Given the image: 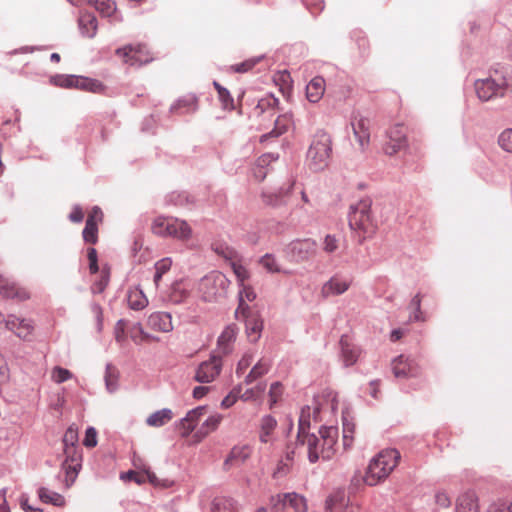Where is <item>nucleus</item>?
<instances>
[{"label":"nucleus","instance_id":"69168bd1","mask_svg":"<svg viewBox=\"0 0 512 512\" xmlns=\"http://www.w3.org/2000/svg\"><path fill=\"white\" fill-rule=\"evenodd\" d=\"M487 512H512L511 505L504 500H497L491 503Z\"/></svg>","mask_w":512,"mask_h":512},{"label":"nucleus","instance_id":"de8ad7c7","mask_svg":"<svg viewBox=\"0 0 512 512\" xmlns=\"http://www.w3.org/2000/svg\"><path fill=\"white\" fill-rule=\"evenodd\" d=\"M172 265V261L170 258H163L156 262L155 264V275H154V282L156 285H158L159 281L162 278V275L165 274L167 271L170 270Z\"/></svg>","mask_w":512,"mask_h":512},{"label":"nucleus","instance_id":"5701e85b","mask_svg":"<svg viewBox=\"0 0 512 512\" xmlns=\"http://www.w3.org/2000/svg\"><path fill=\"white\" fill-rule=\"evenodd\" d=\"M340 346L342 351V358L346 366H351L356 363L361 351L351 343L348 336H342L340 339Z\"/></svg>","mask_w":512,"mask_h":512},{"label":"nucleus","instance_id":"5fc2aeb1","mask_svg":"<svg viewBox=\"0 0 512 512\" xmlns=\"http://www.w3.org/2000/svg\"><path fill=\"white\" fill-rule=\"evenodd\" d=\"M129 335L131 339L137 343L140 344L146 340H148L149 335L144 332L142 329V326L140 324H136L130 328Z\"/></svg>","mask_w":512,"mask_h":512},{"label":"nucleus","instance_id":"473e14b6","mask_svg":"<svg viewBox=\"0 0 512 512\" xmlns=\"http://www.w3.org/2000/svg\"><path fill=\"white\" fill-rule=\"evenodd\" d=\"M277 427V421L271 415H266L260 422L259 439L262 443H268Z\"/></svg>","mask_w":512,"mask_h":512},{"label":"nucleus","instance_id":"cd10ccee","mask_svg":"<svg viewBox=\"0 0 512 512\" xmlns=\"http://www.w3.org/2000/svg\"><path fill=\"white\" fill-rule=\"evenodd\" d=\"M325 80L322 77H314L306 87L307 99L312 103H317L324 95Z\"/></svg>","mask_w":512,"mask_h":512},{"label":"nucleus","instance_id":"c9c22d12","mask_svg":"<svg viewBox=\"0 0 512 512\" xmlns=\"http://www.w3.org/2000/svg\"><path fill=\"white\" fill-rule=\"evenodd\" d=\"M222 415L214 414L211 415L202 425V427L196 432L195 437H197V441H201L208 434L215 431L219 424L222 421Z\"/></svg>","mask_w":512,"mask_h":512},{"label":"nucleus","instance_id":"338daca9","mask_svg":"<svg viewBox=\"0 0 512 512\" xmlns=\"http://www.w3.org/2000/svg\"><path fill=\"white\" fill-rule=\"evenodd\" d=\"M125 329H126V321L123 319L119 320L116 323L115 328H114L115 339L118 343H122L125 341V339H126Z\"/></svg>","mask_w":512,"mask_h":512},{"label":"nucleus","instance_id":"79ce46f5","mask_svg":"<svg viewBox=\"0 0 512 512\" xmlns=\"http://www.w3.org/2000/svg\"><path fill=\"white\" fill-rule=\"evenodd\" d=\"M97 11L104 16H111L115 10V2L112 0H87Z\"/></svg>","mask_w":512,"mask_h":512},{"label":"nucleus","instance_id":"423d86ee","mask_svg":"<svg viewBox=\"0 0 512 512\" xmlns=\"http://www.w3.org/2000/svg\"><path fill=\"white\" fill-rule=\"evenodd\" d=\"M151 231L161 237H173L179 240H188L192 230L188 223L174 217L158 216L151 225Z\"/></svg>","mask_w":512,"mask_h":512},{"label":"nucleus","instance_id":"f03ea898","mask_svg":"<svg viewBox=\"0 0 512 512\" xmlns=\"http://www.w3.org/2000/svg\"><path fill=\"white\" fill-rule=\"evenodd\" d=\"M338 428L335 426L322 427L319 436L307 434L300 441L307 445L308 458L311 463L319 459L330 460L336 452Z\"/></svg>","mask_w":512,"mask_h":512},{"label":"nucleus","instance_id":"09e8293b","mask_svg":"<svg viewBox=\"0 0 512 512\" xmlns=\"http://www.w3.org/2000/svg\"><path fill=\"white\" fill-rule=\"evenodd\" d=\"M106 387L110 392H114L117 389L118 384V372L115 368L107 366L105 373Z\"/></svg>","mask_w":512,"mask_h":512},{"label":"nucleus","instance_id":"9b49d317","mask_svg":"<svg viewBox=\"0 0 512 512\" xmlns=\"http://www.w3.org/2000/svg\"><path fill=\"white\" fill-rule=\"evenodd\" d=\"M271 509L273 512H306L307 504L304 497L297 493H285L272 496L270 498Z\"/></svg>","mask_w":512,"mask_h":512},{"label":"nucleus","instance_id":"aec40b11","mask_svg":"<svg viewBox=\"0 0 512 512\" xmlns=\"http://www.w3.org/2000/svg\"><path fill=\"white\" fill-rule=\"evenodd\" d=\"M0 293L6 298H17L19 300H26L29 298V292L17 283L0 275Z\"/></svg>","mask_w":512,"mask_h":512},{"label":"nucleus","instance_id":"bf43d9fd","mask_svg":"<svg viewBox=\"0 0 512 512\" xmlns=\"http://www.w3.org/2000/svg\"><path fill=\"white\" fill-rule=\"evenodd\" d=\"M275 82L277 84L281 83V91L283 92V94L285 93L284 90L286 89L287 91H289L291 89V76H290V73L288 71H282V72H279L276 76H275Z\"/></svg>","mask_w":512,"mask_h":512},{"label":"nucleus","instance_id":"ddd939ff","mask_svg":"<svg viewBox=\"0 0 512 512\" xmlns=\"http://www.w3.org/2000/svg\"><path fill=\"white\" fill-rule=\"evenodd\" d=\"M352 278L341 274L333 275L321 287V296L329 298L331 296H338L345 293L352 285Z\"/></svg>","mask_w":512,"mask_h":512},{"label":"nucleus","instance_id":"6e6552de","mask_svg":"<svg viewBox=\"0 0 512 512\" xmlns=\"http://www.w3.org/2000/svg\"><path fill=\"white\" fill-rule=\"evenodd\" d=\"M370 208V201L361 200L351 208L349 215V225L351 229L362 232L364 236L371 235L375 231Z\"/></svg>","mask_w":512,"mask_h":512},{"label":"nucleus","instance_id":"4be33fe9","mask_svg":"<svg viewBox=\"0 0 512 512\" xmlns=\"http://www.w3.org/2000/svg\"><path fill=\"white\" fill-rule=\"evenodd\" d=\"M148 326L159 332H169L173 329L170 314L165 312H155L148 318Z\"/></svg>","mask_w":512,"mask_h":512},{"label":"nucleus","instance_id":"6ab92c4d","mask_svg":"<svg viewBox=\"0 0 512 512\" xmlns=\"http://www.w3.org/2000/svg\"><path fill=\"white\" fill-rule=\"evenodd\" d=\"M218 254L223 255L225 258L230 260L231 269L236 276L239 285H243L250 278V273L247 268L242 265V263L238 260H234L235 252L229 248L218 250L216 249Z\"/></svg>","mask_w":512,"mask_h":512},{"label":"nucleus","instance_id":"3c124183","mask_svg":"<svg viewBox=\"0 0 512 512\" xmlns=\"http://www.w3.org/2000/svg\"><path fill=\"white\" fill-rule=\"evenodd\" d=\"M109 279H110L109 269L102 268V270L100 272V279L98 281H96L95 284L92 287L93 292L94 293H101V292H103L104 289L106 288V286L109 283Z\"/></svg>","mask_w":512,"mask_h":512},{"label":"nucleus","instance_id":"f257e3e1","mask_svg":"<svg viewBox=\"0 0 512 512\" xmlns=\"http://www.w3.org/2000/svg\"><path fill=\"white\" fill-rule=\"evenodd\" d=\"M512 86V66L497 64L489 71L485 79L475 81L474 87L478 98L489 101L494 97L503 96L505 90Z\"/></svg>","mask_w":512,"mask_h":512},{"label":"nucleus","instance_id":"a211bd4d","mask_svg":"<svg viewBox=\"0 0 512 512\" xmlns=\"http://www.w3.org/2000/svg\"><path fill=\"white\" fill-rule=\"evenodd\" d=\"M6 328L14 332L19 338L28 339L34 330L30 320L10 315L5 321Z\"/></svg>","mask_w":512,"mask_h":512},{"label":"nucleus","instance_id":"6e6d98bb","mask_svg":"<svg viewBox=\"0 0 512 512\" xmlns=\"http://www.w3.org/2000/svg\"><path fill=\"white\" fill-rule=\"evenodd\" d=\"M498 143L505 151L512 152V128L506 129L500 134Z\"/></svg>","mask_w":512,"mask_h":512},{"label":"nucleus","instance_id":"8fccbe9b","mask_svg":"<svg viewBox=\"0 0 512 512\" xmlns=\"http://www.w3.org/2000/svg\"><path fill=\"white\" fill-rule=\"evenodd\" d=\"M354 424L348 419H343V445L345 448H349L353 442Z\"/></svg>","mask_w":512,"mask_h":512},{"label":"nucleus","instance_id":"7c9ffc66","mask_svg":"<svg viewBox=\"0 0 512 512\" xmlns=\"http://www.w3.org/2000/svg\"><path fill=\"white\" fill-rule=\"evenodd\" d=\"M121 478L122 479H126L127 478L129 480H133V481H135L138 484H141V483H144V482L148 481V482H150L154 486L162 485L160 483V481L158 480L157 476L155 475V473L151 472L148 468L144 469L141 472L129 471V472L125 473V474H122Z\"/></svg>","mask_w":512,"mask_h":512},{"label":"nucleus","instance_id":"20e7f679","mask_svg":"<svg viewBox=\"0 0 512 512\" xmlns=\"http://www.w3.org/2000/svg\"><path fill=\"white\" fill-rule=\"evenodd\" d=\"M78 442V432L73 426H70L63 437L64 453L66 459L62 464L65 471L66 486H71L78 476L81 469L82 455L77 450L76 444Z\"/></svg>","mask_w":512,"mask_h":512},{"label":"nucleus","instance_id":"2eb2a0df","mask_svg":"<svg viewBox=\"0 0 512 512\" xmlns=\"http://www.w3.org/2000/svg\"><path fill=\"white\" fill-rule=\"evenodd\" d=\"M103 221V212L95 206L88 214L85 228L83 230V239L86 243L95 244L98 241V224Z\"/></svg>","mask_w":512,"mask_h":512},{"label":"nucleus","instance_id":"393cba45","mask_svg":"<svg viewBox=\"0 0 512 512\" xmlns=\"http://www.w3.org/2000/svg\"><path fill=\"white\" fill-rule=\"evenodd\" d=\"M318 414L319 408L317 406H306L302 408L299 416L298 440H301L305 435H307L306 431L310 427L311 417H313L314 420H317Z\"/></svg>","mask_w":512,"mask_h":512},{"label":"nucleus","instance_id":"72a5a7b5","mask_svg":"<svg viewBox=\"0 0 512 512\" xmlns=\"http://www.w3.org/2000/svg\"><path fill=\"white\" fill-rule=\"evenodd\" d=\"M343 500L342 495L330 497L326 501V509L328 512H359V507L356 505H344L341 503Z\"/></svg>","mask_w":512,"mask_h":512},{"label":"nucleus","instance_id":"4468645a","mask_svg":"<svg viewBox=\"0 0 512 512\" xmlns=\"http://www.w3.org/2000/svg\"><path fill=\"white\" fill-rule=\"evenodd\" d=\"M222 368L221 358L212 356L209 360L202 362L195 374V380L200 383H209L213 381Z\"/></svg>","mask_w":512,"mask_h":512},{"label":"nucleus","instance_id":"39448f33","mask_svg":"<svg viewBox=\"0 0 512 512\" xmlns=\"http://www.w3.org/2000/svg\"><path fill=\"white\" fill-rule=\"evenodd\" d=\"M332 155V139L325 131H318L312 139L307 151L306 161L313 171L325 169Z\"/></svg>","mask_w":512,"mask_h":512},{"label":"nucleus","instance_id":"1a4fd4ad","mask_svg":"<svg viewBox=\"0 0 512 512\" xmlns=\"http://www.w3.org/2000/svg\"><path fill=\"white\" fill-rule=\"evenodd\" d=\"M117 57L130 66H141L153 60L152 54L144 44L126 45L116 50Z\"/></svg>","mask_w":512,"mask_h":512},{"label":"nucleus","instance_id":"052dcab7","mask_svg":"<svg viewBox=\"0 0 512 512\" xmlns=\"http://www.w3.org/2000/svg\"><path fill=\"white\" fill-rule=\"evenodd\" d=\"M72 377V373L64 368L55 367L52 371V379L56 383H62L69 380Z\"/></svg>","mask_w":512,"mask_h":512},{"label":"nucleus","instance_id":"774afa93","mask_svg":"<svg viewBox=\"0 0 512 512\" xmlns=\"http://www.w3.org/2000/svg\"><path fill=\"white\" fill-rule=\"evenodd\" d=\"M257 63V60L255 59H248L242 63H239V64H235L233 66H231V68L233 69V71L237 72V73H245V72H248L249 70H251Z\"/></svg>","mask_w":512,"mask_h":512},{"label":"nucleus","instance_id":"e2e57ef3","mask_svg":"<svg viewBox=\"0 0 512 512\" xmlns=\"http://www.w3.org/2000/svg\"><path fill=\"white\" fill-rule=\"evenodd\" d=\"M188 296V291L183 287L181 283H177L173 286L171 292V299L174 302H181Z\"/></svg>","mask_w":512,"mask_h":512},{"label":"nucleus","instance_id":"13d9d810","mask_svg":"<svg viewBox=\"0 0 512 512\" xmlns=\"http://www.w3.org/2000/svg\"><path fill=\"white\" fill-rule=\"evenodd\" d=\"M206 413V408L204 406H199L191 411H189L184 418V424L187 422H192L193 424L197 425L200 421L201 417Z\"/></svg>","mask_w":512,"mask_h":512},{"label":"nucleus","instance_id":"b1692460","mask_svg":"<svg viewBox=\"0 0 512 512\" xmlns=\"http://www.w3.org/2000/svg\"><path fill=\"white\" fill-rule=\"evenodd\" d=\"M81 34L87 38H93L97 32V19L92 13H81L78 19Z\"/></svg>","mask_w":512,"mask_h":512},{"label":"nucleus","instance_id":"bb28decb","mask_svg":"<svg viewBox=\"0 0 512 512\" xmlns=\"http://www.w3.org/2000/svg\"><path fill=\"white\" fill-rule=\"evenodd\" d=\"M239 286L241 287V289L239 291L238 307L235 311L236 318L240 317V313H244L246 311L251 310V308L246 304V301L252 302L256 299V293L250 285H247L245 283Z\"/></svg>","mask_w":512,"mask_h":512},{"label":"nucleus","instance_id":"9d476101","mask_svg":"<svg viewBox=\"0 0 512 512\" xmlns=\"http://www.w3.org/2000/svg\"><path fill=\"white\" fill-rule=\"evenodd\" d=\"M386 136L387 141L383 147L386 155L394 156L408 147L407 128L405 125L400 123L392 125L388 128Z\"/></svg>","mask_w":512,"mask_h":512},{"label":"nucleus","instance_id":"0eeeda50","mask_svg":"<svg viewBox=\"0 0 512 512\" xmlns=\"http://www.w3.org/2000/svg\"><path fill=\"white\" fill-rule=\"evenodd\" d=\"M230 280L221 272L213 271L200 282L199 289L206 301H215L227 293Z\"/></svg>","mask_w":512,"mask_h":512},{"label":"nucleus","instance_id":"a878e982","mask_svg":"<svg viewBox=\"0 0 512 512\" xmlns=\"http://www.w3.org/2000/svg\"><path fill=\"white\" fill-rule=\"evenodd\" d=\"M237 327L235 324L228 325L218 338V348L223 354H228L232 350V344L237 336Z\"/></svg>","mask_w":512,"mask_h":512},{"label":"nucleus","instance_id":"680f3d73","mask_svg":"<svg viewBox=\"0 0 512 512\" xmlns=\"http://www.w3.org/2000/svg\"><path fill=\"white\" fill-rule=\"evenodd\" d=\"M254 360V355L252 353H245L240 361L238 362L237 368H236V374L240 375L243 374L247 368H249Z\"/></svg>","mask_w":512,"mask_h":512},{"label":"nucleus","instance_id":"e433bc0d","mask_svg":"<svg viewBox=\"0 0 512 512\" xmlns=\"http://www.w3.org/2000/svg\"><path fill=\"white\" fill-rule=\"evenodd\" d=\"M38 496L40 500L44 503H49L59 507L65 505V498L61 494L51 491L45 487H41L38 490Z\"/></svg>","mask_w":512,"mask_h":512},{"label":"nucleus","instance_id":"4c0bfd02","mask_svg":"<svg viewBox=\"0 0 512 512\" xmlns=\"http://www.w3.org/2000/svg\"><path fill=\"white\" fill-rule=\"evenodd\" d=\"M291 124V117L289 115H281L275 120V127L269 134L261 136V142L265 141L270 136L278 137L288 130Z\"/></svg>","mask_w":512,"mask_h":512},{"label":"nucleus","instance_id":"f8f14e48","mask_svg":"<svg viewBox=\"0 0 512 512\" xmlns=\"http://www.w3.org/2000/svg\"><path fill=\"white\" fill-rule=\"evenodd\" d=\"M353 135L361 151H366L370 145L371 121L359 112L353 114L350 121Z\"/></svg>","mask_w":512,"mask_h":512},{"label":"nucleus","instance_id":"a18cd8bd","mask_svg":"<svg viewBox=\"0 0 512 512\" xmlns=\"http://www.w3.org/2000/svg\"><path fill=\"white\" fill-rule=\"evenodd\" d=\"M214 87L218 92L219 100L222 103L224 109L233 110L234 109V100L231 97L229 91L222 87L218 82H213Z\"/></svg>","mask_w":512,"mask_h":512},{"label":"nucleus","instance_id":"58836bf2","mask_svg":"<svg viewBox=\"0 0 512 512\" xmlns=\"http://www.w3.org/2000/svg\"><path fill=\"white\" fill-rule=\"evenodd\" d=\"M172 418L173 414L170 409H162L151 414L146 423L152 427H161L171 421Z\"/></svg>","mask_w":512,"mask_h":512},{"label":"nucleus","instance_id":"c03bdc74","mask_svg":"<svg viewBox=\"0 0 512 512\" xmlns=\"http://www.w3.org/2000/svg\"><path fill=\"white\" fill-rule=\"evenodd\" d=\"M266 385L263 383L257 384L253 388L246 389L244 392H240L239 398L243 401H254L262 397L265 391Z\"/></svg>","mask_w":512,"mask_h":512},{"label":"nucleus","instance_id":"c756f323","mask_svg":"<svg viewBox=\"0 0 512 512\" xmlns=\"http://www.w3.org/2000/svg\"><path fill=\"white\" fill-rule=\"evenodd\" d=\"M75 88L92 92V93H98L102 94L105 92L106 87L102 82L96 79L83 77V76H76L75 79Z\"/></svg>","mask_w":512,"mask_h":512},{"label":"nucleus","instance_id":"c85d7f7f","mask_svg":"<svg viewBox=\"0 0 512 512\" xmlns=\"http://www.w3.org/2000/svg\"><path fill=\"white\" fill-rule=\"evenodd\" d=\"M251 455V449L248 446H235L224 462L226 469H229L235 464L245 462Z\"/></svg>","mask_w":512,"mask_h":512},{"label":"nucleus","instance_id":"412c9836","mask_svg":"<svg viewBox=\"0 0 512 512\" xmlns=\"http://www.w3.org/2000/svg\"><path fill=\"white\" fill-rule=\"evenodd\" d=\"M456 512H479L478 496L474 491L462 493L456 502Z\"/></svg>","mask_w":512,"mask_h":512},{"label":"nucleus","instance_id":"603ef678","mask_svg":"<svg viewBox=\"0 0 512 512\" xmlns=\"http://www.w3.org/2000/svg\"><path fill=\"white\" fill-rule=\"evenodd\" d=\"M279 101L273 95H267L266 97L259 100L255 110L258 113H263L268 108H275L278 105Z\"/></svg>","mask_w":512,"mask_h":512},{"label":"nucleus","instance_id":"f704fd0d","mask_svg":"<svg viewBox=\"0 0 512 512\" xmlns=\"http://www.w3.org/2000/svg\"><path fill=\"white\" fill-rule=\"evenodd\" d=\"M128 304L131 309L142 310L148 305V299L139 288L130 289L127 296Z\"/></svg>","mask_w":512,"mask_h":512},{"label":"nucleus","instance_id":"864d4df0","mask_svg":"<svg viewBox=\"0 0 512 512\" xmlns=\"http://www.w3.org/2000/svg\"><path fill=\"white\" fill-rule=\"evenodd\" d=\"M283 385L280 382H274L270 386L269 390V400H270V406L272 407L275 405L282 397L283 395Z\"/></svg>","mask_w":512,"mask_h":512},{"label":"nucleus","instance_id":"f3484780","mask_svg":"<svg viewBox=\"0 0 512 512\" xmlns=\"http://www.w3.org/2000/svg\"><path fill=\"white\" fill-rule=\"evenodd\" d=\"M392 371L397 378L415 377L418 375L416 363L403 355L394 359L392 362Z\"/></svg>","mask_w":512,"mask_h":512},{"label":"nucleus","instance_id":"7ed1b4c3","mask_svg":"<svg viewBox=\"0 0 512 512\" xmlns=\"http://www.w3.org/2000/svg\"><path fill=\"white\" fill-rule=\"evenodd\" d=\"M400 460V453L396 449H384L380 451L369 463L364 482L369 486H375L395 469Z\"/></svg>","mask_w":512,"mask_h":512},{"label":"nucleus","instance_id":"0e129e2a","mask_svg":"<svg viewBox=\"0 0 512 512\" xmlns=\"http://www.w3.org/2000/svg\"><path fill=\"white\" fill-rule=\"evenodd\" d=\"M83 445L88 448H93L97 445V431L93 427H89L85 432Z\"/></svg>","mask_w":512,"mask_h":512},{"label":"nucleus","instance_id":"ea45409f","mask_svg":"<svg viewBox=\"0 0 512 512\" xmlns=\"http://www.w3.org/2000/svg\"><path fill=\"white\" fill-rule=\"evenodd\" d=\"M184 109L186 112H194L197 109V98L193 94H188L177 100L175 104L171 106L173 112H178Z\"/></svg>","mask_w":512,"mask_h":512},{"label":"nucleus","instance_id":"37998d69","mask_svg":"<svg viewBox=\"0 0 512 512\" xmlns=\"http://www.w3.org/2000/svg\"><path fill=\"white\" fill-rule=\"evenodd\" d=\"M260 264L268 271V272H271V273H284V274H291V272L289 270H285V269H282L275 257L271 254H266L264 255L261 259H260Z\"/></svg>","mask_w":512,"mask_h":512},{"label":"nucleus","instance_id":"4d7b16f0","mask_svg":"<svg viewBox=\"0 0 512 512\" xmlns=\"http://www.w3.org/2000/svg\"><path fill=\"white\" fill-rule=\"evenodd\" d=\"M75 79L74 75H59L53 78L55 85L62 88H75Z\"/></svg>","mask_w":512,"mask_h":512},{"label":"nucleus","instance_id":"a19ab883","mask_svg":"<svg viewBox=\"0 0 512 512\" xmlns=\"http://www.w3.org/2000/svg\"><path fill=\"white\" fill-rule=\"evenodd\" d=\"M421 301H422V297H421V295L419 293L416 294L412 298V300L410 302V305H409V308L411 310L410 320H412V321H420V322H425L426 321V316L421 311Z\"/></svg>","mask_w":512,"mask_h":512},{"label":"nucleus","instance_id":"2f4dec72","mask_svg":"<svg viewBox=\"0 0 512 512\" xmlns=\"http://www.w3.org/2000/svg\"><path fill=\"white\" fill-rule=\"evenodd\" d=\"M271 368V361L266 358H261L246 375L244 382L251 384L262 376L266 375Z\"/></svg>","mask_w":512,"mask_h":512},{"label":"nucleus","instance_id":"49530a36","mask_svg":"<svg viewBox=\"0 0 512 512\" xmlns=\"http://www.w3.org/2000/svg\"><path fill=\"white\" fill-rule=\"evenodd\" d=\"M214 512H238L237 504L230 498H217L214 501Z\"/></svg>","mask_w":512,"mask_h":512},{"label":"nucleus","instance_id":"dca6fc26","mask_svg":"<svg viewBox=\"0 0 512 512\" xmlns=\"http://www.w3.org/2000/svg\"><path fill=\"white\" fill-rule=\"evenodd\" d=\"M239 320L245 321L246 333L251 342H256L263 329V320L258 311L249 310L244 313H240Z\"/></svg>","mask_w":512,"mask_h":512}]
</instances>
